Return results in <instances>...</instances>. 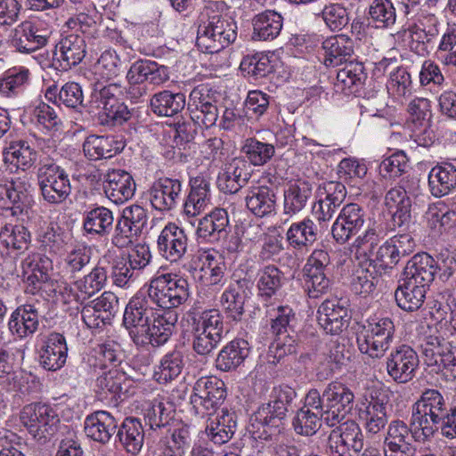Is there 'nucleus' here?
I'll list each match as a JSON object with an SVG mask.
<instances>
[{"label": "nucleus", "instance_id": "nucleus-1", "mask_svg": "<svg viewBox=\"0 0 456 456\" xmlns=\"http://www.w3.org/2000/svg\"><path fill=\"white\" fill-rule=\"evenodd\" d=\"M147 293V297L137 294L130 299L124 312L123 325L135 345L159 346L175 330L178 317L171 309L188 299L189 284L176 274L157 273Z\"/></svg>", "mask_w": 456, "mask_h": 456}, {"label": "nucleus", "instance_id": "nucleus-2", "mask_svg": "<svg viewBox=\"0 0 456 456\" xmlns=\"http://www.w3.org/2000/svg\"><path fill=\"white\" fill-rule=\"evenodd\" d=\"M237 29L231 17L206 6L198 18L197 45L205 53H218L235 41Z\"/></svg>", "mask_w": 456, "mask_h": 456}, {"label": "nucleus", "instance_id": "nucleus-3", "mask_svg": "<svg viewBox=\"0 0 456 456\" xmlns=\"http://www.w3.org/2000/svg\"><path fill=\"white\" fill-rule=\"evenodd\" d=\"M445 411V401L440 392L435 389L423 392L412 408L411 426L414 440L424 442L433 436Z\"/></svg>", "mask_w": 456, "mask_h": 456}, {"label": "nucleus", "instance_id": "nucleus-4", "mask_svg": "<svg viewBox=\"0 0 456 456\" xmlns=\"http://www.w3.org/2000/svg\"><path fill=\"white\" fill-rule=\"evenodd\" d=\"M395 333L392 319L381 314L370 315L357 333L359 350L371 358H380L390 347Z\"/></svg>", "mask_w": 456, "mask_h": 456}, {"label": "nucleus", "instance_id": "nucleus-5", "mask_svg": "<svg viewBox=\"0 0 456 456\" xmlns=\"http://www.w3.org/2000/svg\"><path fill=\"white\" fill-rule=\"evenodd\" d=\"M120 86L115 83L102 86L99 82L94 88L90 101V111L102 118V122L112 126L121 125L130 118L127 107L120 102L117 94Z\"/></svg>", "mask_w": 456, "mask_h": 456}, {"label": "nucleus", "instance_id": "nucleus-6", "mask_svg": "<svg viewBox=\"0 0 456 456\" xmlns=\"http://www.w3.org/2000/svg\"><path fill=\"white\" fill-rule=\"evenodd\" d=\"M224 316L218 309L203 311L193 322L192 347L200 355L211 353L224 337Z\"/></svg>", "mask_w": 456, "mask_h": 456}, {"label": "nucleus", "instance_id": "nucleus-7", "mask_svg": "<svg viewBox=\"0 0 456 456\" xmlns=\"http://www.w3.org/2000/svg\"><path fill=\"white\" fill-rule=\"evenodd\" d=\"M20 419L28 433L38 441L53 436L60 423L56 406L45 403L25 405L20 411Z\"/></svg>", "mask_w": 456, "mask_h": 456}, {"label": "nucleus", "instance_id": "nucleus-8", "mask_svg": "<svg viewBox=\"0 0 456 456\" xmlns=\"http://www.w3.org/2000/svg\"><path fill=\"white\" fill-rule=\"evenodd\" d=\"M439 35L438 19L431 13H422L408 28L398 31L396 36L408 41L410 49L419 56H426L434 50Z\"/></svg>", "mask_w": 456, "mask_h": 456}, {"label": "nucleus", "instance_id": "nucleus-9", "mask_svg": "<svg viewBox=\"0 0 456 456\" xmlns=\"http://www.w3.org/2000/svg\"><path fill=\"white\" fill-rule=\"evenodd\" d=\"M37 176L41 195L50 204L63 202L71 192L68 174L52 160L41 162Z\"/></svg>", "mask_w": 456, "mask_h": 456}, {"label": "nucleus", "instance_id": "nucleus-10", "mask_svg": "<svg viewBox=\"0 0 456 456\" xmlns=\"http://www.w3.org/2000/svg\"><path fill=\"white\" fill-rule=\"evenodd\" d=\"M226 397L224 383L216 377L199 379L192 388L190 403L193 412L205 418L206 414L215 413Z\"/></svg>", "mask_w": 456, "mask_h": 456}, {"label": "nucleus", "instance_id": "nucleus-11", "mask_svg": "<svg viewBox=\"0 0 456 456\" xmlns=\"http://www.w3.org/2000/svg\"><path fill=\"white\" fill-rule=\"evenodd\" d=\"M407 113L411 138L418 146H431L435 142V134L430 128L431 102L427 98L416 97L409 102Z\"/></svg>", "mask_w": 456, "mask_h": 456}, {"label": "nucleus", "instance_id": "nucleus-12", "mask_svg": "<svg viewBox=\"0 0 456 456\" xmlns=\"http://www.w3.org/2000/svg\"><path fill=\"white\" fill-rule=\"evenodd\" d=\"M325 410L323 421L330 427L339 424L352 411L354 395L341 382H331L322 393Z\"/></svg>", "mask_w": 456, "mask_h": 456}, {"label": "nucleus", "instance_id": "nucleus-13", "mask_svg": "<svg viewBox=\"0 0 456 456\" xmlns=\"http://www.w3.org/2000/svg\"><path fill=\"white\" fill-rule=\"evenodd\" d=\"M20 267L27 293L35 295L40 290L47 291L50 286H53V280L50 277L53 264L49 257L29 254L21 261Z\"/></svg>", "mask_w": 456, "mask_h": 456}, {"label": "nucleus", "instance_id": "nucleus-14", "mask_svg": "<svg viewBox=\"0 0 456 456\" xmlns=\"http://www.w3.org/2000/svg\"><path fill=\"white\" fill-rule=\"evenodd\" d=\"M50 36L49 28H43L37 21L25 20L11 31L10 45L17 53L29 54L45 46Z\"/></svg>", "mask_w": 456, "mask_h": 456}, {"label": "nucleus", "instance_id": "nucleus-15", "mask_svg": "<svg viewBox=\"0 0 456 456\" xmlns=\"http://www.w3.org/2000/svg\"><path fill=\"white\" fill-rule=\"evenodd\" d=\"M30 184L20 178L0 183V213L5 216L19 217L31 202Z\"/></svg>", "mask_w": 456, "mask_h": 456}, {"label": "nucleus", "instance_id": "nucleus-16", "mask_svg": "<svg viewBox=\"0 0 456 456\" xmlns=\"http://www.w3.org/2000/svg\"><path fill=\"white\" fill-rule=\"evenodd\" d=\"M386 363L388 376L396 383L405 384L414 378L419 360L414 349L402 345L391 351Z\"/></svg>", "mask_w": 456, "mask_h": 456}, {"label": "nucleus", "instance_id": "nucleus-17", "mask_svg": "<svg viewBox=\"0 0 456 456\" xmlns=\"http://www.w3.org/2000/svg\"><path fill=\"white\" fill-rule=\"evenodd\" d=\"M366 212L356 203L345 205L331 227L334 240L339 244H345L357 234L364 226Z\"/></svg>", "mask_w": 456, "mask_h": 456}, {"label": "nucleus", "instance_id": "nucleus-18", "mask_svg": "<svg viewBox=\"0 0 456 456\" xmlns=\"http://www.w3.org/2000/svg\"><path fill=\"white\" fill-rule=\"evenodd\" d=\"M188 110L200 126L212 127L218 119V110L209 90L204 86L195 87L189 95Z\"/></svg>", "mask_w": 456, "mask_h": 456}, {"label": "nucleus", "instance_id": "nucleus-19", "mask_svg": "<svg viewBox=\"0 0 456 456\" xmlns=\"http://www.w3.org/2000/svg\"><path fill=\"white\" fill-rule=\"evenodd\" d=\"M157 247L165 259L177 262L187 251L188 237L183 228L175 223H168L158 237Z\"/></svg>", "mask_w": 456, "mask_h": 456}, {"label": "nucleus", "instance_id": "nucleus-20", "mask_svg": "<svg viewBox=\"0 0 456 456\" xmlns=\"http://www.w3.org/2000/svg\"><path fill=\"white\" fill-rule=\"evenodd\" d=\"M68 346L65 337L57 332L45 337L38 349L40 365L46 370L56 371L66 363Z\"/></svg>", "mask_w": 456, "mask_h": 456}, {"label": "nucleus", "instance_id": "nucleus-21", "mask_svg": "<svg viewBox=\"0 0 456 456\" xmlns=\"http://www.w3.org/2000/svg\"><path fill=\"white\" fill-rule=\"evenodd\" d=\"M412 427L403 420H393L387 428L384 440L386 456H414L415 448L411 444Z\"/></svg>", "mask_w": 456, "mask_h": 456}, {"label": "nucleus", "instance_id": "nucleus-22", "mask_svg": "<svg viewBox=\"0 0 456 456\" xmlns=\"http://www.w3.org/2000/svg\"><path fill=\"white\" fill-rule=\"evenodd\" d=\"M136 185L133 176L122 169L109 170L104 176L103 191L106 197L119 205L134 195Z\"/></svg>", "mask_w": 456, "mask_h": 456}, {"label": "nucleus", "instance_id": "nucleus-23", "mask_svg": "<svg viewBox=\"0 0 456 456\" xmlns=\"http://www.w3.org/2000/svg\"><path fill=\"white\" fill-rule=\"evenodd\" d=\"M200 265L196 277L203 286L224 285L225 264L222 256L215 249H200L197 253Z\"/></svg>", "mask_w": 456, "mask_h": 456}, {"label": "nucleus", "instance_id": "nucleus-24", "mask_svg": "<svg viewBox=\"0 0 456 456\" xmlns=\"http://www.w3.org/2000/svg\"><path fill=\"white\" fill-rule=\"evenodd\" d=\"M330 448H335L338 456H344L346 452L355 453L363 449V435L361 428L354 420L341 423L330 436Z\"/></svg>", "mask_w": 456, "mask_h": 456}, {"label": "nucleus", "instance_id": "nucleus-25", "mask_svg": "<svg viewBox=\"0 0 456 456\" xmlns=\"http://www.w3.org/2000/svg\"><path fill=\"white\" fill-rule=\"evenodd\" d=\"M182 192L178 179L163 177L155 181L148 191L151 207L160 212L169 211L177 204Z\"/></svg>", "mask_w": 456, "mask_h": 456}, {"label": "nucleus", "instance_id": "nucleus-26", "mask_svg": "<svg viewBox=\"0 0 456 456\" xmlns=\"http://www.w3.org/2000/svg\"><path fill=\"white\" fill-rule=\"evenodd\" d=\"M206 434L208 438L216 444H224L230 441L237 427V418L234 411L226 408L215 413L206 414Z\"/></svg>", "mask_w": 456, "mask_h": 456}, {"label": "nucleus", "instance_id": "nucleus-27", "mask_svg": "<svg viewBox=\"0 0 456 456\" xmlns=\"http://www.w3.org/2000/svg\"><path fill=\"white\" fill-rule=\"evenodd\" d=\"M424 218L435 233H442L456 225V197L430 204Z\"/></svg>", "mask_w": 456, "mask_h": 456}, {"label": "nucleus", "instance_id": "nucleus-28", "mask_svg": "<svg viewBox=\"0 0 456 456\" xmlns=\"http://www.w3.org/2000/svg\"><path fill=\"white\" fill-rule=\"evenodd\" d=\"M55 60L61 71L79 64L86 56L85 39L76 34L61 38L55 47Z\"/></svg>", "mask_w": 456, "mask_h": 456}, {"label": "nucleus", "instance_id": "nucleus-29", "mask_svg": "<svg viewBox=\"0 0 456 456\" xmlns=\"http://www.w3.org/2000/svg\"><path fill=\"white\" fill-rule=\"evenodd\" d=\"M437 262L428 253H419L408 261L404 279L428 289L437 273Z\"/></svg>", "mask_w": 456, "mask_h": 456}, {"label": "nucleus", "instance_id": "nucleus-30", "mask_svg": "<svg viewBox=\"0 0 456 456\" xmlns=\"http://www.w3.org/2000/svg\"><path fill=\"white\" fill-rule=\"evenodd\" d=\"M318 323L328 334L340 333L349 320L347 308L337 299L325 300L318 308Z\"/></svg>", "mask_w": 456, "mask_h": 456}, {"label": "nucleus", "instance_id": "nucleus-31", "mask_svg": "<svg viewBox=\"0 0 456 456\" xmlns=\"http://www.w3.org/2000/svg\"><path fill=\"white\" fill-rule=\"evenodd\" d=\"M323 64L326 67H336L346 62L354 53V42L345 34L326 38L322 45Z\"/></svg>", "mask_w": 456, "mask_h": 456}, {"label": "nucleus", "instance_id": "nucleus-32", "mask_svg": "<svg viewBox=\"0 0 456 456\" xmlns=\"http://www.w3.org/2000/svg\"><path fill=\"white\" fill-rule=\"evenodd\" d=\"M39 325V315L35 305L26 304L17 307L11 314L8 328L12 335L20 338L34 334Z\"/></svg>", "mask_w": 456, "mask_h": 456}, {"label": "nucleus", "instance_id": "nucleus-33", "mask_svg": "<svg viewBox=\"0 0 456 456\" xmlns=\"http://www.w3.org/2000/svg\"><path fill=\"white\" fill-rule=\"evenodd\" d=\"M250 178L248 166L241 159H233L219 174L217 178L218 188L225 193H236Z\"/></svg>", "mask_w": 456, "mask_h": 456}, {"label": "nucleus", "instance_id": "nucleus-34", "mask_svg": "<svg viewBox=\"0 0 456 456\" xmlns=\"http://www.w3.org/2000/svg\"><path fill=\"white\" fill-rule=\"evenodd\" d=\"M358 416L368 433L378 434L387 423V405L379 398L371 396L370 401L361 404Z\"/></svg>", "mask_w": 456, "mask_h": 456}, {"label": "nucleus", "instance_id": "nucleus-35", "mask_svg": "<svg viewBox=\"0 0 456 456\" xmlns=\"http://www.w3.org/2000/svg\"><path fill=\"white\" fill-rule=\"evenodd\" d=\"M428 180L434 197L448 195L456 189V167L448 162L436 165L429 171Z\"/></svg>", "mask_w": 456, "mask_h": 456}, {"label": "nucleus", "instance_id": "nucleus-36", "mask_svg": "<svg viewBox=\"0 0 456 456\" xmlns=\"http://www.w3.org/2000/svg\"><path fill=\"white\" fill-rule=\"evenodd\" d=\"M86 435L99 443L109 442L117 428V421L108 411H98L85 419Z\"/></svg>", "mask_w": 456, "mask_h": 456}, {"label": "nucleus", "instance_id": "nucleus-37", "mask_svg": "<svg viewBox=\"0 0 456 456\" xmlns=\"http://www.w3.org/2000/svg\"><path fill=\"white\" fill-rule=\"evenodd\" d=\"M211 204L210 183L205 178L197 176L191 180V190L183 203V213L196 216Z\"/></svg>", "mask_w": 456, "mask_h": 456}, {"label": "nucleus", "instance_id": "nucleus-38", "mask_svg": "<svg viewBox=\"0 0 456 456\" xmlns=\"http://www.w3.org/2000/svg\"><path fill=\"white\" fill-rule=\"evenodd\" d=\"M124 142L114 136L89 135L84 144L85 156L90 160L110 159L124 149Z\"/></svg>", "mask_w": 456, "mask_h": 456}, {"label": "nucleus", "instance_id": "nucleus-39", "mask_svg": "<svg viewBox=\"0 0 456 456\" xmlns=\"http://www.w3.org/2000/svg\"><path fill=\"white\" fill-rule=\"evenodd\" d=\"M275 201V194L268 186L252 185L247 190L246 207L256 216L265 217L273 214Z\"/></svg>", "mask_w": 456, "mask_h": 456}, {"label": "nucleus", "instance_id": "nucleus-40", "mask_svg": "<svg viewBox=\"0 0 456 456\" xmlns=\"http://www.w3.org/2000/svg\"><path fill=\"white\" fill-rule=\"evenodd\" d=\"M312 195V185L305 180L290 182L283 193V214L289 217L299 213Z\"/></svg>", "mask_w": 456, "mask_h": 456}, {"label": "nucleus", "instance_id": "nucleus-41", "mask_svg": "<svg viewBox=\"0 0 456 456\" xmlns=\"http://www.w3.org/2000/svg\"><path fill=\"white\" fill-rule=\"evenodd\" d=\"M385 205L392 215L395 225L400 227L410 222L411 200L403 187L391 188L386 193Z\"/></svg>", "mask_w": 456, "mask_h": 456}, {"label": "nucleus", "instance_id": "nucleus-42", "mask_svg": "<svg viewBox=\"0 0 456 456\" xmlns=\"http://www.w3.org/2000/svg\"><path fill=\"white\" fill-rule=\"evenodd\" d=\"M250 347L244 339H234L229 342L219 352L216 364L223 371H230L238 368L248 356Z\"/></svg>", "mask_w": 456, "mask_h": 456}, {"label": "nucleus", "instance_id": "nucleus-43", "mask_svg": "<svg viewBox=\"0 0 456 456\" xmlns=\"http://www.w3.org/2000/svg\"><path fill=\"white\" fill-rule=\"evenodd\" d=\"M286 238L289 246L294 249H306L316 241L318 229L314 221L306 217L293 223L287 231Z\"/></svg>", "mask_w": 456, "mask_h": 456}, {"label": "nucleus", "instance_id": "nucleus-44", "mask_svg": "<svg viewBox=\"0 0 456 456\" xmlns=\"http://www.w3.org/2000/svg\"><path fill=\"white\" fill-rule=\"evenodd\" d=\"M126 381L124 372L111 368L96 379V393L101 400L117 401L121 397L123 386Z\"/></svg>", "mask_w": 456, "mask_h": 456}, {"label": "nucleus", "instance_id": "nucleus-45", "mask_svg": "<svg viewBox=\"0 0 456 456\" xmlns=\"http://www.w3.org/2000/svg\"><path fill=\"white\" fill-rule=\"evenodd\" d=\"M228 227L227 211L224 208H215L200 220L197 233L204 239H219L226 235Z\"/></svg>", "mask_w": 456, "mask_h": 456}, {"label": "nucleus", "instance_id": "nucleus-46", "mask_svg": "<svg viewBox=\"0 0 456 456\" xmlns=\"http://www.w3.org/2000/svg\"><path fill=\"white\" fill-rule=\"evenodd\" d=\"M364 77L362 64L350 61L338 71L334 88L345 95L354 94L362 86Z\"/></svg>", "mask_w": 456, "mask_h": 456}, {"label": "nucleus", "instance_id": "nucleus-47", "mask_svg": "<svg viewBox=\"0 0 456 456\" xmlns=\"http://www.w3.org/2000/svg\"><path fill=\"white\" fill-rule=\"evenodd\" d=\"M121 446L130 454L136 455L143 445L144 432L138 419L126 418L118 431Z\"/></svg>", "mask_w": 456, "mask_h": 456}, {"label": "nucleus", "instance_id": "nucleus-48", "mask_svg": "<svg viewBox=\"0 0 456 456\" xmlns=\"http://www.w3.org/2000/svg\"><path fill=\"white\" fill-rule=\"evenodd\" d=\"M283 26V19L274 11H265L253 19V38L256 40H273L276 38Z\"/></svg>", "mask_w": 456, "mask_h": 456}, {"label": "nucleus", "instance_id": "nucleus-49", "mask_svg": "<svg viewBox=\"0 0 456 456\" xmlns=\"http://www.w3.org/2000/svg\"><path fill=\"white\" fill-rule=\"evenodd\" d=\"M114 216L110 209L100 206L88 210L84 215L83 226L89 234L104 236L113 228Z\"/></svg>", "mask_w": 456, "mask_h": 456}, {"label": "nucleus", "instance_id": "nucleus-50", "mask_svg": "<svg viewBox=\"0 0 456 456\" xmlns=\"http://www.w3.org/2000/svg\"><path fill=\"white\" fill-rule=\"evenodd\" d=\"M379 240L380 232L378 228L374 224L370 225L354 240L350 247L351 253L362 265L370 266L373 249L379 244Z\"/></svg>", "mask_w": 456, "mask_h": 456}, {"label": "nucleus", "instance_id": "nucleus-51", "mask_svg": "<svg viewBox=\"0 0 456 456\" xmlns=\"http://www.w3.org/2000/svg\"><path fill=\"white\" fill-rule=\"evenodd\" d=\"M427 289L423 285L404 279L403 283L395 292L397 305L409 312L418 310L424 302Z\"/></svg>", "mask_w": 456, "mask_h": 456}, {"label": "nucleus", "instance_id": "nucleus-52", "mask_svg": "<svg viewBox=\"0 0 456 456\" xmlns=\"http://www.w3.org/2000/svg\"><path fill=\"white\" fill-rule=\"evenodd\" d=\"M185 106V95L182 93H172L165 90L155 94L151 99V110L159 115L172 117L180 112Z\"/></svg>", "mask_w": 456, "mask_h": 456}, {"label": "nucleus", "instance_id": "nucleus-53", "mask_svg": "<svg viewBox=\"0 0 456 456\" xmlns=\"http://www.w3.org/2000/svg\"><path fill=\"white\" fill-rule=\"evenodd\" d=\"M30 76V70L24 66L7 69L0 79V94L5 97L18 95L28 85Z\"/></svg>", "mask_w": 456, "mask_h": 456}, {"label": "nucleus", "instance_id": "nucleus-54", "mask_svg": "<svg viewBox=\"0 0 456 456\" xmlns=\"http://www.w3.org/2000/svg\"><path fill=\"white\" fill-rule=\"evenodd\" d=\"M220 305L232 321L241 320L244 314L245 296L238 282L230 284L220 297Z\"/></svg>", "mask_w": 456, "mask_h": 456}, {"label": "nucleus", "instance_id": "nucleus-55", "mask_svg": "<svg viewBox=\"0 0 456 456\" xmlns=\"http://www.w3.org/2000/svg\"><path fill=\"white\" fill-rule=\"evenodd\" d=\"M184 367L182 352L174 350L166 354L154 371L156 380L160 384L168 383L182 373Z\"/></svg>", "mask_w": 456, "mask_h": 456}, {"label": "nucleus", "instance_id": "nucleus-56", "mask_svg": "<svg viewBox=\"0 0 456 456\" xmlns=\"http://www.w3.org/2000/svg\"><path fill=\"white\" fill-rule=\"evenodd\" d=\"M151 61V60H139L131 65L126 78L130 85L128 94L132 98L139 99L147 94V86L144 82H148Z\"/></svg>", "mask_w": 456, "mask_h": 456}, {"label": "nucleus", "instance_id": "nucleus-57", "mask_svg": "<svg viewBox=\"0 0 456 456\" xmlns=\"http://www.w3.org/2000/svg\"><path fill=\"white\" fill-rule=\"evenodd\" d=\"M283 275L278 267L273 265H265L257 273L258 295L264 300L275 296L281 288Z\"/></svg>", "mask_w": 456, "mask_h": 456}, {"label": "nucleus", "instance_id": "nucleus-58", "mask_svg": "<svg viewBox=\"0 0 456 456\" xmlns=\"http://www.w3.org/2000/svg\"><path fill=\"white\" fill-rule=\"evenodd\" d=\"M174 405L163 397H157L146 403L144 418L151 428L166 426L172 419Z\"/></svg>", "mask_w": 456, "mask_h": 456}, {"label": "nucleus", "instance_id": "nucleus-59", "mask_svg": "<svg viewBox=\"0 0 456 456\" xmlns=\"http://www.w3.org/2000/svg\"><path fill=\"white\" fill-rule=\"evenodd\" d=\"M37 158V151L28 142L23 140L12 142L5 152V160L23 171L33 167Z\"/></svg>", "mask_w": 456, "mask_h": 456}, {"label": "nucleus", "instance_id": "nucleus-60", "mask_svg": "<svg viewBox=\"0 0 456 456\" xmlns=\"http://www.w3.org/2000/svg\"><path fill=\"white\" fill-rule=\"evenodd\" d=\"M122 61L115 50L108 49L102 53L94 65V74L98 80H110L117 77L121 69Z\"/></svg>", "mask_w": 456, "mask_h": 456}, {"label": "nucleus", "instance_id": "nucleus-61", "mask_svg": "<svg viewBox=\"0 0 456 456\" xmlns=\"http://www.w3.org/2000/svg\"><path fill=\"white\" fill-rule=\"evenodd\" d=\"M107 271L100 262L93 270L82 279L77 280L74 286L82 292L83 297H91L95 293L100 291L106 284Z\"/></svg>", "mask_w": 456, "mask_h": 456}, {"label": "nucleus", "instance_id": "nucleus-62", "mask_svg": "<svg viewBox=\"0 0 456 456\" xmlns=\"http://www.w3.org/2000/svg\"><path fill=\"white\" fill-rule=\"evenodd\" d=\"M387 89L389 95L398 102H402L411 94L412 82L406 69L398 67L390 73Z\"/></svg>", "mask_w": 456, "mask_h": 456}, {"label": "nucleus", "instance_id": "nucleus-63", "mask_svg": "<svg viewBox=\"0 0 456 456\" xmlns=\"http://www.w3.org/2000/svg\"><path fill=\"white\" fill-rule=\"evenodd\" d=\"M242 152L254 166H263L274 155V146L272 143L263 142L255 138H248L242 146Z\"/></svg>", "mask_w": 456, "mask_h": 456}, {"label": "nucleus", "instance_id": "nucleus-64", "mask_svg": "<svg viewBox=\"0 0 456 456\" xmlns=\"http://www.w3.org/2000/svg\"><path fill=\"white\" fill-rule=\"evenodd\" d=\"M436 55L444 65L456 67V25L447 28L440 39Z\"/></svg>", "mask_w": 456, "mask_h": 456}]
</instances>
